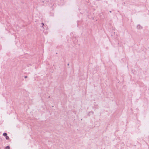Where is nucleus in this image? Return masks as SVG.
Segmentation results:
<instances>
[{"label":"nucleus","mask_w":149,"mask_h":149,"mask_svg":"<svg viewBox=\"0 0 149 149\" xmlns=\"http://www.w3.org/2000/svg\"><path fill=\"white\" fill-rule=\"evenodd\" d=\"M3 135L4 136H6L7 135V134L6 133H3Z\"/></svg>","instance_id":"nucleus-2"},{"label":"nucleus","mask_w":149,"mask_h":149,"mask_svg":"<svg viewBox=\"0 0 149 149\" xmlns=\"http://www.w3.org/2000/svg\"><path fill=\"white\" fill-rule=\"evenodd\" d=\"M42 26H44V24L43 23H42Z\"/></svg>","instance_id":"nucleus-5"},{"label":"nucleus","mask_w":149,"mask_h":149,"mask_svg":"<svg viewBox=\"0 0 149 149\" xmlns=\"http://www.w3.org/2000/svg\"><path fill=\"white\" fill-rule=\"evenodd\" d=\"M6 138L7 140H8L9 139V137L7 136H6Z\"/></svg>","instance_id":"nucleus-4"},{"label":"nucleus","mask_w":149,"mask_h":149,"mask_svg":"<svg viewBox=\"0 0 149 149\" xmlns=\"http://www.w3.org/2000/svg\"><path fill=\"white\" fill-rule=\"evenodd\" d=\"M24 78H27V76H25Z\"/></svg>","instance_id":"nucleus-6"},{"label":"nucleus","mask_w":149,"mask_h":149,"mask_svg":"<svg viewBox=\"0 0 149 149\" xmlns=\"http://www.w3.org/2000/svg\"><path fill=\"white\" fill-rule=\"evenodd\" d=\"M6 149H10V147L9 146H7L6 147Z\"/></svg>","instance_id":"nucleus-3"},{"label":"nucleus","mask_w":149,"mask_h":149,"mask_svg":"<svg viewBox=\"0 0 149 149\" xmlns=\"http://www.w3.org/2000/svg\"><path fill=\"white\" fill-rule=\"evenodd\" d=\"M137 27L139 29H141V26L139 25H138L137 26Z\"/></svg>","instance_id":"nucleus-1"}]
</instances>
